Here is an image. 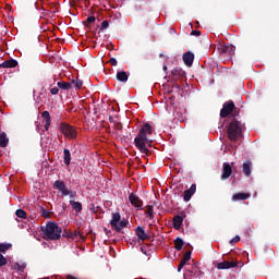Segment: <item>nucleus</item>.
<instances>
[{"label": "nucleus", "instance_id": "f257e3e1", "mask_svg": "<svg viewBox=\"0 0 279 279\" xmlns=\"http://www.w3.org/2000/svg\"><path fill=\"white\" fill-rule=\"evenodd\" d=\"M154 134V130L151 129V124L145 123L140 129L138 134L134 138V145L141 154H145L146 156L149 154V148L151 147V141L148 137Z\"/></svg>", "mask_w": 279, "mask_h": 279}, {"label": "nucleus", "instance_id": "f03ea898", "mask_svg": "<svg viewBox=\"0 0 279 279\" xmlns=\"http://www.w3.org/2000/svg\"><path fill=\"white\" fill-rule=\"evenodd\" d=\"M41 232L46 241H60L62 238V227L53 221H49L45 227H41Z\"/></svg>", "mask_w": 279, "mask_h": 279}, {"label": "nucleus", "instance_id": "7ed1b4c3", "mask_svg": "<svg viewBox=\"0 0 279 279\" xmlns=\"http://www.w3.org/2000/svg\"><path fill=\"white\" fill-rule=\"evenodd\" d=\"M228 137L233 142L236 143L241 136H243V123L238 120H233L228 128Z\"/></svg>", "mask_w": 279, "mask_h": 279}, {"label": "nucleus", "instance_id": "20e7f679", "mask_svg": "<svg viewBox=\"0 0 279 279\" xmlns=\"http://www.w3.org/2000/svg\"><path fill=\"white\" fill-rule=\"evenodd\" d=\"M52 189H54V191H59L62 197H69L70 199H75L76 193L69 190V187H66V183L62 180L54 181V183L52 184Z\"/></svg>", "mask_w": 279, "mask_h": 279}, {"label": "nucleus", "instance_id": "39448f33", "mask_svg": "<svg viewBox=\"0 0 279 279\" xmlns=\"http://www.w3.org/2000/svg\"><path fill=\"white\" fill-rule=\"evenodd\" d=\"M60 132L65 136V138H77V131L70 124L62 123L60 125Z\"/></svg>", "mask_w": 279, "mask_h": 279}, {"label": "nucleus", "instance_id": "423d86ee", "mask_svg": "<svg viewBox=\"0 0 279 279\" xmlns=\"http://www.w3.org/2000/svg\"><path fill=\"white\" fill-rule=\"evenodd\" d=\"M234 110H236V106L234 105V101L232 100L226 101L222 106V109L220 110L221 119H226L227 117H230V114H232Z\"/></svg>", "mask_w": 279, "mask_h": 279}, {"label": "nucleus", "instance_id": "0eeeda50", "mask_svg": "<svg viewBox=\"0 0 279 279\" xmlns=\"http://www.w3.org/2000/svg\"><path fill=\"white\" fill-rule=\"evenodd\" d=\"M129 202L131 205L134 206V208H136L137 210H143V199H141V197H138V195H136V193L132 192L129 195Z\"/></svg>", "mask_w": 279, "mask_h": 279}, {"label": "nucleus", "instance_id": "6e6552de", "mask_svg": "<svg viewBox=\"0 0 279 279\" xmlns=\"http://www.w3.org/2000/svg\"><path fill=\"white\" fill-rule=\"evenodd\" d=\"M218 51L219 53H228L229 56H234V51H236V47L232 45H219Z\"/></svg>", "mask_w": 279, "mask_h": 279}, {"label": "nucleus", "instance_id": "1a4fd4ad", "mask_svg": "<svg viewBox=\"0 0 279 279\" xmlns=\"http://www.w3.org/2000/svg\"><path fill=\"white\" fill-rule=\"evenodd\" d=\"M230 175H232V166L228 162L222 163V173L221 180H229Z\"/></svg>", "mask_w": 279, "mask_h": 279}, {"label": "nucleus", "instance_id": "9d476101", "mask_svg": "<svg viewBox=\"0 0 279 279\" xmlns=\"http://www.w3.org/2000/svg\"><path fill=\"white\" fill-rule=\"evenodd\" d=\"M195 191H197V185L192 184L191 187L183 193V199L184 202H191V198L193 195H195Z\"/></svg>", "mask_w": 279, "mask_h": 279}, {"label": "nucleus", "instance_id": "9b49d317", "mask_svg": "<svg viewBox=\"0 0 279 279\" xmlns=\"http://www.w3.org/2000/svg\"><path fill=\"white\" fill-rule=\"evenodd\" d=\"M195 61V54L191 51L183 53V62L185 66H193V62Z\"/></svg>", "mask_w": 279, "mask_h": 279}, {"label": "nucleus", "instance_id": "f8f14e48", "mask_svg": "<svg viewBox=\"0 0 279 279\" xmlns=\"http://www.w3.org/2000/svg\"><path fill=\"white\" fill-rule=\"evenodd\" d=\"M173 80H182V77H186V72L182 70V68H174L172 71Z\"/></svg>", "mask_w": 279, "mask_h": 279}, {"label": "nucleus", "instance_id": "ddd939ff", "mask_svg": "<svg viewBox=\"0 0 279 279\" xmlns=\"http://www.w3.org/2000/svg\"><path fill=\"white\" fill-rule=\"evenodd\" d=\"M250 197H251L250 193L239 192L236 194H233L232 201L233 202H245V199H250Z\"/></svg>", "mask_w": 279, "mask_h": 279}, {"label": "nucleus", "instance_id": "4468645a", "mask_svg": "<svg viewBox=\"0 0 279 279\" xmlns=\"http://www.w3.org/2000/svg\"><path fill=\"white\" fill-rule=\"evenodd\" d=\"M19 66V61L15 59L7 60L0 64V69H15Z\"/></svg>", "mask_w": 279, "mask_h": 279}, {"label": "nucleus", "instance_id": "2eb2a0df", "mask_svg": "<svg viewBox=\"0 0 279 279\" xmlns=\"http://www.w3.org/2000/svg\"><path fill=\"white\" fill-rule=\"evenodd\" d=\"M119 221H121V214H113L112 219L110 220V226L113 230H119Z\"/></svg>", "mask_w": 279, "mask_h": 279}, {"label": "nucleus", "instance_id": "dca6fc26", "mask_svg": "<svg viewBox=\"0 0 279 279\" xmlns=\"http://www.w3.org/2000/svg\"><path fill=\"white\" fill-rule=\"evenodd\" d=\"M135 234L140 239V241H147V239H149V235H147L143 227H137L135 229Z\"/></svg>", "mask_w": 279, "mask_h": 279}, {"label": "nucleus", "instance_id": "f3484780", "mask_svg": "<svg viewBox=\"0 0 279 279\" xmlns=\"http://www.w3.org/2000/svg\"><path fill=\"white\" fill-rule=\"evenodd\" d=\"M236 262H222L217 264V269H232L236 267Z\"/></svg>", "mask_w": 279, "mask_h": 279}, {"label": "nucleus", "instance_id": "a211bd4d", "mask_svg": "<svg viewBox=\"0 0 279 279\" xmlns=\"http://www.w3.org/2000/svg\"><path fill=\"white\" fill-rule=\"evenodd\" d=\"M183 221H184V218L182 216L180 215L174 216L172 219L174 230H180V228H182Z\"/></svg>", "mask_w": 279, "mask_h": 279}, {"label": "nucleus", "instance_id": "6ab92c4d", "mask_svg": "<svg viewBox=\"0 0 279 279\" xmlns=\"http://www.w3.org/2000/svg\"><path fill=\"white\" fill-rule=\"evenodd\" d=\"M43 119L45 120V130L46 132L49 131V126L51 125V114H49V111H44L41 113Z\"/></svg>", "mask_w": 279, "mask_h": 279}, {"label": "nucleus", "instance_id": "aec40b11", "mask_svg": "<svg viewBox=\"0 0 279 279\" xmlns=\"http://www.w3.org/2000/svg\"><path fill=\"white\" fill-rule=\"evenodd\" d=\"M242 170L244 175H246V178H250V175H252V161L246 160L242 166Z\"/></svg>", "mask_w": 279, "mask_h": 279}, {"label": "nucleus", "instance_id": "412c9836", "mask_svg": "<svg viewBox=\"0 0 279 279\" xmlns=\"http://www.w3.org/2000/svg\"><path fill=\"white\" fill-rule=\"evenodd\" d=\"M57 86L61 90H71V88H73V86L71 85V82H64V81L58 82Z\"/></svg>", "mask_w": 279, "mask_h": 279}, {"label": "nucleus", "instance_id": "4be33fe9", "mask_svg": "<svg viewBox=\"0 0 279 279\" xmlns=\"http://www.w3.org/2000/svg\"><path fill=\"white\" fill-rule=\"evenodd\" d=\"M63 160L66 167L71 165V150H69L68 148L63 149Z\"/></svg>", "mask_w": 279, "mask_h": 279}, {"label": "nucleus", "instance_id": "5701e85b", "mask_svg": "<svg viewBox=\"0 0 279 279\" xmlns=\"http://www.w3.org/2000/svg\"><path fill=\"white\" fill-rule=\"evenodd\" d=\"M10 138H8V135L5 133L0 134V147L4 148L9 145Z\"/></svg>", "mask_w": 279, "mask_h": 279}, {"label": "nucleus", "instance_id": "b1692460", "mask_svg": "<svg viewBox=\"0 0 279 279\" xmlns=\"http://www.w3.org/2000/svg\"><path fill=\"white\" fill-rule=\"evenodd\" d=\"M116 77H117L118 82H128V80H129L128 73H125V71L117 72Z\"/></svg>", "mask_w": 279, "mask_h": 279}, {"label": "nucleus", "instance_id": "393cba45", "mask_svg": "<svg viewBox=\"0 0 279 279\" xmlns=\"http://www.w3.org/2000/svg\"><path fill=\"white\" fill-rule=\"evenodd\" d=\"M70 205L72 206L73 210H75V213H82L81 202L70 201Z\"/></svg>", "mask_w": 279, "mask_h": 279}, {"label": "nucleus", "instance_id": "a878e982", "mask_svg": "<svg viewBox=\"0 0 279 279\" xmlns=\"http://www.w3.org/2000/svg\"><path fill=\"white\" fill-rule=\"evenodd\" d=\"M182 247H184V240H182L181 238H177L174 240V248L177 250V252H180Z\"/></svg>", "mask_w": 279, "mask_h": 279}, {"label": "nucleus", "instance_id": "bb28decb", "mask_svg": "<svg viewBox=\"0 0 279 279\" xmlns=\"http://www.w3.org/2000/svg\"><path fill=\"white\" fill-rule=\"evenodd\" d=\"M71 86H74V88L80 89L82 86H84V82L80 78L72 80L70 82Z\"/></svg>", "mask_w": 279, "mask_h": 279}, {"label": "nucleus", "instance_id": "cd10ccee", "mask_svg": "<svg viewBox=\"0 0 279 279\" xmlns=\"http://www.w3.org/2000/svg\"><path fill=\"white\" fill-rule=\"evenodd\" d=\"M130 223V221H128V220H125V219H123V220H120L119 222H118V228L119 229H113V230H116V232H121V230L123 229V228H128V225Z\"/></svg>", "mask_w": 279, "mask_h": 279}, {"label": "nucleus", "instance_id": "c85d7f7f", "mask_svg": "<svg viewBox=\"0 0 279 279\" xmlns=\"http://www.w3.org/2000/svg\"><path fill=\"white\" fill-rule=\"evenodd\" d=\"M12 248V244L10 243H0V254H5V252H8V250Z\"/></svg>", "mask_w": 279, "mask_h": 279}, {"label": "nucleus", "instance_id": "c756f323", "mask_svg": "<svg viewBox=\"0 0 279 279\" xmlns=\"http://www.w3.org/2000/svg\"><path fill=\"white\" fill-rule=\"evenodd\" d=\"M146 217L148 219H154V206L148 205L146 209Z\"/></svg>", "mask_w": 279, "mask_h": 279}, {"label": "nucleus", "instance_id": "7c9ffc66", "mask_svg": "<svg viewBox=\"0 0 279 279\" xmlns=\"http://www.w3.org/2000/svg\"><path fill=\"white\" fill-rule=\"evenodd\" d=\"M95 21H96L95 16H88L86 21L83 22V25L84 27H88V25H93Z\"/></svg>", "mask_w": 279, "mask_h": 279}, {"label": "nucleus", "instance_id": "2f4dec72", "mask_svg": "<svg viewBox=\"0 0 279 279\" xmlns=\"http://www.w3.org/2000/svg\"><path fill=\"white\" fill-rule=\"evenodd\" d=\"M16 217H19L20 219H26L27 218V213H25V210L23 209H17L15 211Z\"/></svg>", "mask_w": 279, "mask_h": 279}, {"label": "nucleus", "instance_id": "473e14b6", "mask_svg": "<svg viewBox=\"0 0 279 279\" xmlns=\"http://www.w3.org/2000/svg\"><path fill=\"white\" fill-rule=\"evenodd\" d=\"M40 215L45 219H49V217H51V214L49 213V210L45 209L44 207H40Z\"/></svg>", "mask_w": 279, "mask_h": 279}, {"label": "nucleus", "instance_id": "72a5a7b5", "mask_svg": "<svg viewBox=\"0 0 279 279\" xmlns=\"http://www.w3.org/2000/svg\"><path fill=\"white\" fill-rule=\"evenodd\" d=\"M76 236H80L82 239V241H86V238H84V235H82V233H80V231L75 230L72 233V241L75 240Z\"/></svg>", "mask_w": 279, "mask_h": 279}, {"label": "nucleus", "instance_id": "f704fd0d", "mask_svg": "<svg viewBox=\"0 0 279 279\" xmlns=\"http://www.w3.org/2000/svg\"><path fill=\"white\" fill-rule=\"evenodd\" d=\"M62 233V236H64V239H73V232H70L69 230H63V232H61Z\"/></svg>", "mask_w": 279, "mask_h": 279}, {"label": "nucleus", "instance_id": "c9c22d12", "mask_svg": "<svg viewBox=\"0 0 279 279\" xmlns=\"http://www.w3.org/2000/svg\"><path fill=\"white\" fill-rule=\"evenodd\" d=\"M8 265V258L0 253V267H5Z\"/></svg>", "mask_w": 279, "mask_h": 279}, {"label": "nucleus", "instance_id": "e433bc0d", "mask_svg": "<svg viewBox=\"0 0 279 279\" xmlns=\"http://www.w3.org/2000/svg\"><path fill=\"white\" fill-rule=\"evenodd\" d=\"M189 260H191V251L186 252L183 255V258L181 259V262H183V263H189Z\"/></svg>", "mask_w": 279, "mask_h": 279}, {"label": "nucleus", "instance_id": "4c0bfd02", "mask_svg": "<svg viewBox=\"0 0 279 279\" xmlns=\"http://www.w3.org/2000/svg\"><path fill=\"white\" fill-rule=\"evenodd\" d=\"M108 27H110V23L108 21H102L100 32H104V29H108Z\"/></svg>", "mask_w": 279, "mask_h": 279}, {"label": "nucleus", "instance_id": "58836bf2", "mask_svg": "<svg viewBox=\"0 0 279 279\" xmlns=\"http://www.w3.org/2000/svg\"><path fill=\"white\" fill-rule=\"evenodd\" d=\"M114 130H117L118 132H121L123 130V123L114 122Z\"/></svg>", "mask_w": 279, "mask_h": 279}, {"label": "nucleus", "instance_id": "ea45409f", "mask_svg": "<svg viewBox=\"0 0 279 279\" xmlns=\"http://www.w3.org/2000/svg\"><path fill=\"white\" fill-rule=\"evenodd\" d=\"M89 210H92V213L97 214V213H99V210H101V207L95 206V205H90Z\"/></svg>", "mask_w": 279, "mask_h": 279}, {"label": "nucleus", "instance_id": "a19ab883", "mask_svg": "<svg viewBox=\"0 0 279 279\" xmlns=\"http://www.w3.org/2000/svg\"><path fill=\"white\" fill-rule=\"evenodd\" d=\"M239 241H241V236L235 235L234 238H232V239L230 240V244H231V245H234V243H239Z\"/></svg>", "mask_w": 279, "mask_h": 279}, {"label": "nucleus", "instance_id": "79ce46f5", "mask_svg": "<svg viewBox=\"0 0 279 279\" xmlns=\"http://www.w3.org/2000/svg\"><path fill=\"white\" fill-rule=\"evenodd\" d=\"M50 93H51V95H58V93H60V88L59 87H52L50 89Z\"/></svg>", "mask_w": 279, "mask_h": 279}, {"label": "nucleus", "instance_id": "37998d69", "mask_svg": "<svg viewBox=\"0 0 279 279\" xmlns=\"http://www.w3.org/2000/svg\"><path fill=\"white\" fill-rule=\"evenodd\" d=\"M109 62H110V65H111V66H117V64H118V61H117L114 58H111V59L109 60Z\"/></svg>", "mask_w": 279, "mask_h": 279}, {"label": "nucleus", "instance_id": "c03bdc74", "mask_svg": "<svg viewBox=\"0 0 279 279\" xmlns=\"http://www.w3.org/2000/svg\"><path fill=\"white\" fill-rule=\"evenodd\" d=\"M184 265H186V263H184V262L181 260V263H180L179 266H178V271H182Z\"/></svg>", "mask_w": 279, "mask_h": 279}, {"label": "nucleus", "instance_id": "a18cd8bd", "mask_svg": "<svg viewBox=\"0 0 279 279\" xmlns=\"http://www.w3.org/2000/svg\"><path fill=\"white\" fill-rule=\"evenodd\" d=\"M192 36H202L201 31H192Z\"/></svg>", "mask_w": 279, "mask_h": 279}, {"label": "nucleus", "instance_id": "49530a36", "mask_svg": "<svg viewBox=\"0 0 279 279\" xmlns=\"http://www.w3.org/2000/svg\"><path fill=\"white\" fill-rule=\"evenodd\" d=\"M104 232L107 236H110L112 234V231L108 230V228H104Z\"/></svg>", "mask_w": 279, "mask_h": 279}, {"label": "nucleus", "instance_id": "de8ad7c7", "mask_svg": "<svg viewBox=\"0 0 279 279\" xmlns=\"http://www.w3.org/2000/svg\"><path fill=\"white\" fill-rule=\"evenodd\" d=\"M17 269H19V271H23V270L25 269V265H22V266L19 265V266H17Z\"/></svg>", "mask_w": 279, "mask_h": 279}, {"label": "nucleus", "instance_id": "09e8293b", "mask_svg": "<svg viewBox=\"0 0 279 279\" xmlns=\"http://www.w3.org/2000/svg\"><path fill=\"white\" fill-rule=\"evenodd\" d=\"M109 121H110V123H116L114 118H112V117H109Z\"/></svg>", "mask_w": 279, "mask_h": 279}, {"label": "nucleus", "instance_id": "8fccbe9b", "mask_svg": "<svg viewBox=\"0 0 279 279\" xmlns=\"http://www.w3.org/2000/svg\"><path fill=\"white\" fill-rule=\"evenodd\" d=\"M141 252H142L143 254H147V251H145L144 247H141Z\"/></svg>", "mask_w": 279, "mask_h": 279}, {"label": "nucleus", "instance_id": "3c124183", "mask_svg": "<svg viewBox=\"0 0 279 279\" xmlns=\"http://www.w3.org/2000/svg\"><path fill=\"white\" fill-rule=\"evenodd\" d=\"M162 70H163V71H167V65H163Z\"/></svg>", "mask_w": 279, "mask_h": 279}, {"label": "nucleus", "instance_id": "603ef678", "mask_svg": "<svg viewBox=\"0 0 279 279\" xmlns=\"http://www.w3.org/2000/svg\"><path fill=\"white\" fill-rule=\"evenodd\" d=\"M52 82H56V78H52Z\"/></svg>", "mask_w": 279, "mask_h": 279}]
</instances>
